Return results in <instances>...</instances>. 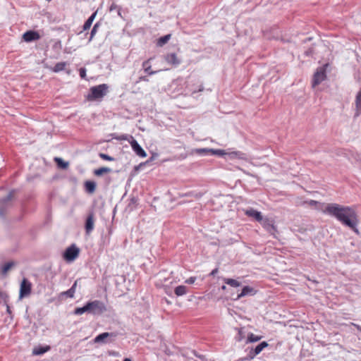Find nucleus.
<instances>
[{
	"label": "nucleus",
	"instance_id": "1",
	"mask_svg": "<svg viewBox=\"0 0 361 361\" xmlns=\"http://www.w3.org/2000/svg\"><path fill=\"white\" fill-rule=\"evenodd\" d=\"M322 212L336 218L342 224L353 231L357 232L356 228L358 224L357 215L353 208L336 203H329L325 206V209H322Z\"/></svg>",
	"mask_w": 361,
	"mask_h": 361
},
{
	"label": "nucleus",
	"instance_id": "2",
	"mask_svg": "<svg viewBox=\"0 0 361 361\" xmlns=\"http://www.w3.org/2000/svg\"><path fill=\"white\" fill-rule=\"evenodd\" d=\"M106 307L105 304L98 300L87 302L83 307H76L74 310V314L76 315H81L83 313L92 314L94 315H101L106 312Z\"/></svg>",
	"mask_w": 361,
	"mask_h": 361
},
{
	"label": "nucleus",
	"instance_id": "3",
	"mask_svg": "<svg viewBox=\"0 0 361 361\" xmlns=\"http://www.w3.org/2000/svg\"><path fill=\"white\" fill-rule=\"evenodd\" d=\"M109 86L106 84H101L90 88L87 96L88 101H96L102 99L108 92Z\"/></svg>",
	"mask_w": 361,
	"mask_h": 361
},
{
	"label": "nucleus",
	"instance_id": "4",
	"mask_svg": "<svg viewBox=\"0 0 361 361\" xmlns=\"http://www.w3.org/2000/svg\"><path fill=\"white\" fill-rule=\"evenodd\" d=\"M14 196V190H11L4 198L0 199V216L5 217L8 209L11 206V200Z\"/></svg>",
	"mask_w": 361,
	"mask_h": 361
},
{
	"label": "nucleus",
	"instance_id": "5",
	"mask_svg": "<svg viewBox=\"0 0 361 361\" xmlns=\"http://www.w3.org/2000/svg\"><path fill=\"white\" fill-rule=\"evenodd\" d=\"M325 65L324 66L319 67L317 68L315 73L313 75L312 82V87H315L318 85H319L322 81H324L326 78V66Z\"/></svg>",
	"mask_w": 361,
	"mask_h": 361
},
{
	"label": "nucleus",
	"instance_id": "6",
	"mask_svg": "<svg viewBox=\"0 0 361 361\" xmlns=\"http://www.w3.org/2000/svg\"><path fill=\"white\" fill-rule=\"evenodd\" d=\"M80 249L75 244H73L65 250L63 257L67 262H72L78 257Z\"/></svg>",
	"mask_w": 361,
	"mask_h": 361
},
{
	"label": "nucleus",
	"instance_id": "7",
	"mask_svg": "<svg viewBox=\"0 0 361 361\" xmlns=\"http://www.w3.org/2000/svg\"><path fill=\"white\" fill-rule=\"evenodd\" d=\"M32 283L27 279H23L20 287L19 298L22 299L31 293Z\"/></svg>",
	"mask_w": 361,
	"mask_h": 361
},
{
	"label": "nucleus",
	"instance_id": "8",
	"mask_svg": "<svg viewBox=\"0 0 361 361\" xmlns=\"http://www.w3.org/2000/svg\"><path fill=\"white\" fill-rule=\"evenodd\" d=\"M94 213L93 211H90L87 214V218L85 222V231L86 235H90L94 230Z\"/></svg>",
	"mask_w": 361,
	"mask_h": 361
},
{
	"label": "nucleus",
	"instance_id": "9",
	"mask_svg": "<svg viewBox=\"0 0 361 361\" xmlns=\"http://www.w3.org/2000/svg\"><path fill=\"white\" fill-rule=\"evenodd\" d=\"M128 141L130 142L132 149L137 156L142 158L147 157V153L145 152V151L142 149V147L140 145L137 140L134 139V137L132 135H130L129 140Z\"/></svg>",
	"mask_w": 361,
	"mask_h": 361
},
{
	"label": "nucleus",
	"instance_id": "10",
	"mask_svg": "<svg viewBox=\"0 0 361 361\" xmlns=\"http://www.w3.org/2000/svg\"><path fill=\"white\" fill-rule=\"evenodd\" d=\"M78 284V280H76L73 286L66 291L61 292L59 294L58 298L59 300H63L66 298H73L75 293L76 287Z\"/></svg>",
	"mask_w": 361,
	"mask_h": 361
},
{
	"label": "nucleus",
	"instance_id": "11",
	"mask_svg": "<svg viewBox=\"0 0 361 361\" xmlns=\"http://www.w3.org/2000/svg\"><path fill=\"white\" fill-rule=\"evenodd\" d=\"M268 346L266 341H262L258 344L255 348H252L247 355V359L252 360L258 354H259L265 348Z\"/></svg>",
	"mask_w": 361,
	"mask_h": 361
},
{
	"label": "nucleus",
	"instance_id": "12",
	"mask_svg": "<svg viewBox=\"0 0 361 361\" xmlns=\"http://www.w3.org/2000/svg\"><path fill=\"white\" fill-rule=\"evenodd\" d=\"M40 39V35L35 30H28L23 35V39L26 42L37 41Z\"/></svg>",
	"mask_w": 361,
	"mask_h": 361
},
{
	"label": "nucleus",
	"instance_id": "13",
	"mask_svg": "<svg viewBox=\"0 0 361 361\" xmlns=\"http://www.w3.org/2000/svg\"><path fill=\"white\" fill-rule=\"evenodd\" d=\"M118 335V333H117V332H104V333H102V334H99V335H97L94 338V343H106V339L108 337H117Z\"/></svg>",
	"mask_w": 361,
	"mask_h": 361
},
{
	"label": "nucleus",
	"instance_id": "14",
	"mask_svg": "<svg viewBox=\"0 0 361 361\" xmlns=\"http://www.w3.org/2000/svg\"><path fill=\"white\" fill-rule=\"evenodd\" d=\"M164 59L168 63L173 66H178L181 63V60L177 56L176 54L175 53H170L166 54L164 56Z\"/></svg>",
	"mask_w": 361,
	"mask_h": 361
},
{
	"label": "nucleus",
	"instance_id": "15",
	"mask_svg": "<svg viewBox=\"0 0 361 361\" xmlns=\"http://www.w3.org/2000/svg\"><path fill=\"white\" fill-rule=\"evenodd\" d=\"M245 214L249 217L254 218L256 221L259 222L263 220V217L261 212L252 208L250 209H247L245 211Z\"/></svg>",
	"mask_w": 361,
	"mask_h": 361
},
{
	"label": "nucleus",
	"instance_id": "16",
	"mask_svg": "<svg viewBox=\"0 0 361 361\" xmlns=\"http://www.w3.org/2000/svg\"><path fill=\"white\" fill-rule=\"evenodd\" d=\"M255 293L256 290L253 288L246 286L243 288L241 293L238 295L237 299H240L246 295H254Z\"/></svg>",
	"mask_w": 361,
	"mask_h": 361
},
{
	"label": "nucleus",
	"instance_id": "17",
	"mask_svg": "<svg viewBox=\"0 0 361 361\" xmlns=\"http://www.w3.org/2000/svg\"><path fill=\"white\" fill-rule=\"evenodd\" d=\"M85 191L89 194H93L96 190L97 184L93 180H87L84 184Z\"/></svg>",
	"mask_w": 361,
	"mask_h": 361
},
{
	"label": "nucleus",
	"instance_id": "18",
	"mask_svg": "<svg viewBox=\"0 0 361 361\" xmlns=\"http://www.w3.org/2000/svg\"><path fill=\"white\" fill-rule=\"evenodd\" d=\"M355 108L356 112L355 114V116L357 117L361 114V90L357 92L355 97Z\"/></svg>",
	"mask_w": 361,
	"mask_h": 361
},
{
	"label": "nucleus",
	"instance_id": "19",
	"mask_svg": "<svg viewBox=\"0 0 361 361\" xmlns=\"http://www.w3.org/2000/svg\"><path fill=\"white\" fill-rule=\"evenodd\" d=\"M264 226L266 230L271 234H274V233L276 231V226H274L273 221L267 219L264 222Z\"/></svg>",
	"mask_w": 361,
	"mask_h": 361
},
{
	"label": "nucleus",
	"instance_id": "20",
	"mask_svg": "<svg viewBox=\"0 0 361 361\" xmlns=\"http://www.w3.org/2000/svg\"><path fill=\"white\" fill-rule=\"evenodd\" d=\"M96 15H97V12H94L89 18L85 22L83 26H82V30L84 31L85 30H87L90 28L92 24V22L94 21L95 17H96Z\"/></svg>",
	"mask_w": 361,
	"mask_h": 361
},
{
	"label": "nucleus",
	"instance_id": "21",
	"mask_svg": "<svg viewBox=\"0 0 361 361\" xmlns=\"http://www.w3.org/2000/svg\"><path fill=\"white\" fill-rule=\"evenodd\" d=\"M150 59H148L147 61H145L143 63H142V68L145 71V72L149 75H152L153 74H155L157 73V71H152L151 69V64H150V62H149Z\"/></svg>",
	"mask_w": 361,
	"mask_h": 361
},
{
	"label": "nucleus",
	"instance_id": "22",
	"mask_svg": "<svg viewBox=\"0 0 361 361\" xmlns=\"http://www.w3.org/2000/svg\"><path fill=\"white\" fill-rule=\"evenodd\" d=\"M54 161L59 169H66L68 167L69 163L63 161L60 157H54Z\"/></svg>",
	"mask_w": 361,
	"mask_h": 361
},
{
	"label": "nucleus",
	"instance_id": "23",
	"mask_svg": "<svg viewBox=\"0 0 361 361\" xmlns=\"http://www.w3.org/2000/svg\"><path fill=\"white\" fill-rule=\"evenodd\" d=\"M111 169L109 167H101L94 171V174L97 176H101L104 173H110Z\"/></svg>",
	"mask_w": 361,
	"mask_h": 361
},
{
	"label": "nucleus",
	"instance_id": "24",
	"mask_svg": "<svg viewBox=\"0 0 361 361\" xmlns=\"http://www.w3.org/2000/svg\"><path fill=\"white\" fill-rule=\"evenodd\" d=\"M174 293L177 296H182L187 293V287L185 286H178L175 290Z\"/></svg>",
	"mask_w": 361,
	"mask_h": 361
},
{
	"label": "nucleus",
	"instance_id": "25",
	"mask_svg": "<svg viewBox=\"0 0 361 361\" xmlns=\"http://www.w3.org/2000/svg\"><path fill=\"white\" fill-rule=\"evenodd\" d=\"M171 35L168 34V35H166L164 36L159 37L157 40V46H159V47L164 46L171 39Z\"/></svg>",
	"mask_w": 361,
	"mask_h": 361
},
{
	"label": "nucleus",
	"instance_id": "26",
	"mask_svg": "<svg viewBox=\"0 0 361 361\" xmlns=\"http://www.w3.org/2000/svg\"><path fill=\"white\" fill-rule=\"evenodd\" d=\"M110 136L112 139H115L116 140H129L130 135L127 134L117 135L116 133H111Z\"/></svg>",
	"mask_w": 361,
	"mask_h": 361
},
{
	"label": "nucleus",
	"instance_id": "27",
	"mask_svg": "<svg viewBox=\"0 0 361 361\" xmlns=\"http://www.w3.org/2000/svg\"><path fill=\"white\" fill-rule=\"evenodd\" d=\"M67 63L66 62H59L56 63L54 66V67L52 68V71L55 73H58L59 71H61L64 70L65 67L66 66Z\"/></svg>",
	"mask_w": 361,
	"mask_h": 361
},
{
	"label": "nucleus",
	"instance_id": "28",
	"mask_svg": "<svg viewBox=\"0 0 361 361\" xmlns=\"http://www.w3.org/2000/svg\"><path fill=\"white\" fill-rule=\"evenodd\" d=\"M224 281L226 284L232 287H238L240 286V283L233 279H224Z\"/></svg>",
	"mask_w": 361,
	"mask_h": 361
},
{
	"label": "nucleus",
	"instance_id": "29",
	"mask_svg": "<svg viewBox=\"0 0 361 361\" xmlns=\"http://www.w3.org/2000/svg\"><path fill=\"white\" fill-rule=\"evenodd\" d=\"M262 336H256L252 333H250L247 336V341L246 343H254L257 342L259 340H261Z\"/></svg>",
	"mask_w": 361,
	"mask_h": 361
},
{
	"label": "nucleus",
	"instance_id": "30",
	"mask_svg": "<svg viewBox=\"0 0 361 361\" xmlns=\"http://www.w3.org/2000/svg\"><path fill=\"white\" fill-rule=\"evenodd\" d=\"M13 266H14V262H6L1 268V274L3 275H6L7 271Z\"/></svg>",
	"mask_w": 361,
	"mask_h": 361
},
{
	"label": "nucleus",
	"instance_id": "31",
	"mask_svg": "<svg viewBox=\"0 0 361 361\" xmlns=\"http://www.w3.org/2000/svg\"><path fill=\"white\" fill-rule=\"evenodd\" d=\"M229 156L231 157V158H238V159H245L246 157H245V154L241 152H233L229 154Z\"/></svg>",
	"mask_w": 361,
	"mask_h": 361
},
{
	"label": "nucleus",
	"instance_id": "32",
	"mask_svg": "<svg viewBox=\"0 0 361 361\" xmlns=\"http://www.w3.org/2000/svg\"><path fill=\"white\" fill-rule=\"evenodd\" d=\"M99 26H100V23H98V22H97V23H96L94 25V26H93V27H92V30H91V32H90V39H89V42L92 41V39H93L94 36V35H96V33L97 32V30H98V29H99Z\"/></svg>",
	"mask_w": 361,
	"mask_h": 361
},
{
	"label": "nucleus",
	"instance_id": "33",
	"mask_svg": "<svg viewBox=\"0 0 361 361\" xmlns=\"http://www.w3.org/2000/svg\"><path fill=\"white\" fill-rule=\"evenodd\" d=\"M236 329L238 330V334L235 336V340L240 342L245 338L243 328H238Z\"/></svg>",
	"mask_w": 361,
	"mask_h": 361
},
{
	"label": "nucleus",
	"instance_id": "34",
	"mask_svg": "<svg viewBox=\"0 0 361 361\" xmlns=\"http://www.w3.org/2000/svg\"><path fill=\"white\" fill-rule=\"evenodd\" d=\"M209 151L211 155L223 156L226 154V152L223 149H210Z\"/></svg>",
	"mask_w": 361,
	"mask_h": 361
},
{
	"label": "nucleus",
	"instance_id": "35",
	"mask_svg": "<svg viewBox=\"0 0 361 361\" xmlns=\"http://www.w3.org/2000/svg\"><path fill=\"white\" fill-rule=\"evenodd\" d=\"M209 149H208V148H200V149H196L195 152L197 154H198L200 155H207V154H210Z\"/></svg>",
	"mask_w": 361,
	"mask_h": 361
},
{
	"label": "nucleus",
	"instance_id": "36",
	"mask_svg": "<svg viewBox=\"0 0 361 361\" xmlns=\"http://www.w3.org/2000/svg\"><path fill=\"white\" fill-rule=\"evenodd\" d=\"M49 349V347H47L46 348H42V347H40L37 349H34L33 350V354L34 355H42V354H44L45 352H47V350Z\"/></svg>",
	"mask_w": 361,
	"mask_h": 361
},
{
	"label": "nucleus",
	"instance_id": "37",
	"mask_svg": "<svg viewBox=\"0 0 361 361\" xmlns=\"http://www.w3.org/2000/svg\"><path fill=\"white\" fill-rule=\"evenodd\" d=\"M121 7L119 6H118L117 4H116L115 3H112L109 7L110 11H117L118 14L119 16H121Z\"/></svg>",
	"mask_w": 361,
	"mask_h": 361
},
{
	"label": "nucleus",
	"instance_id": "38",
	"mask_svg": "<svg viewBox=\"0 0 361 361\" xmlns=\"http://www.w3.org/2000/svg\"><path fill=\"white\" fill-rule=\"evenodd\" d=\"M306 203H307L309 206H310V207H316V206H317V205H319V206H321V207H323V206L324 205V204H323V203H320V202H317V201H316V200H309V201L306 202Z\"/></svg>",
	"mask_w": 361,
	"mask_h": 361
},
{
	"label": "nucleus",
	"instance_id": "39",
	"mask_svg": "<svg viewBox=\"0 0 361 361\" xmlns=\"http://www.w3.org/2000/svg\"><path fill=\"white\" fill-rule=\"evenodd\" d=\"M99 157L103 160L106 161H114V158L104 153H99Z\"/></svg>",
	"mask_w": 361,
	"mask_h": 361
},
{
	"label": "nucleus",
	"instance_id": "40",
	"mask_svg": "<svg viewBox=\"0 0 361 361\" xmlns=\"http://www.w3.org/2000/svg\"><path fill=\"white\" fill-rule=\"evenodd\" d=\"M136 202H137V200L135 197H133L130 199V203L128 205L130 210L133 209L135 207Z\"/></svg>",
	"mask_w": 361,
	"mask_h": 361
},
{
	"label": "nucleus",
	"instance_id": "41",
	"mask_svg": "<svg viewBox=\"0 0 361 361\" xmlns=\"http://www.w3.org/2000/svg\"><path fill=\"white\" fill-rule=\"evenodd\" d=\"M79 74L81 78L85 79L86 78V69L85 68H80L79 70Z\"/></svg>",
	"mask_w": 361,
	"mask_h": 361
},
{
	"label": "nucleus",
	"instance_id": "42",
	"mask_svg": "<svg viewBox=\"0 0 361 361\" xmlns=\"http://www.w3.org/2000/svg\"><path fill=\"white\" fill-rule=\"evenodd\" d=\"M193 354L195 355V357H197V358H199L201 361H207L206 360V357L204 355H200L198 354L197 352L194 351L193 352Z\"/></svg>",
	"mask_w": 361,
	"mask_h": 361
},
{
	"label": "nucleus",
	"instance_id": "43",
	"mask_svg": "<svg viewBox=\"0 0 361 361\" xmlns=\"http://www.w3.org/2000/svg\"><path fill=\"white\" fill-rule=\"evenodd\" d=\"M195 281H196V277L191 276L185 281V283L188 284H192L195 283Z\"/></svg>",
	"mask_w": 361,
	"mask_h": 361
},
{
	"label": "nucleus",
	"instance_id": "44",
	"mask_svg": "<svg viewBox=\"0 0 361 361\" xmlns=\"http://www.w3.org/2000/svg\"><path fill=\"white\" fill-rule=\"evenodd\" d=\"M313 53H314V49H313V48H312V47L309 48L307 50H306V51H305V54L306 56H312Z\"/></svg>",
	"mask_w": 361,
	"mask_h": 361
},
{
	"label": "nucleus",
	"instance_id": "45",
	"mask_svg": "<svg viewBox=\"0 0 361 361\" xmlns=\"http://www.w3.org/2000/svg\"><path fill=\"white\" fill-rule=\"evenodd\" d=\"M141 81L148 82L149 79H148L147 76H140L138 78V80L137 81V82H141Z\"/></svg>",
	"mask_w": 361,
	"mask_h": 361
},
{
	"label": "nucleus",
	"instance_id": "46",
	"mask_svg": "<svg viewBox=\"0 0 361 361\" xmlns=\"http://www.w3.org/2000/svg\"><path fill=\"white\" fill-rule=\"evenodd\" d=\"M0 298L6 301V299L8 298V295L6 293L0 290Z\"/></svg>",
	"mask_w": 361,
	"mask_h": 361
},
{
	"label": "nucleus",
	"instance_id": "47",
	"mask_svg": "<svg viewBox=\"0 0 361 361\" xmlns=\"http://www.w3.org/2000/svg\"><path fill=\"white\" fill-rule=\"evenodd\" d=\"M116 337H108L106 339V343H111L115 341Z\"/></svg>",
	"mask_w": 361,
	"mask_h": 361
},
{
	"label": "nucleus",
	"instance_id": "48",
	"mask_svg": "<svg viewBox=\"0 0 361 361\" xmlns=\"http://www.w3.org/2000/svg\"><path fill=\"white\" fill-rule=\"evenodd\" d=\"M218 273V269L216 268L214 269H213L211 273L209 274L210 276H215L216 274Z\"/></svg>",
	"mask_w": 361,
	"mask_h": 361
},
{
	"label": "nucleus",
	"instance_id": "49",
	"mask_svg": "<svg viewBox=\"0 0 361 361\" xmlns=\"http://www.w3.org/2000/svg\"><path fill=\"white\" fill-rule=\"evenodd\" d=\"M6 312L9 314H11V310L10 306L7 304L6 305Z\"/></svg>",
	"mask_w": 361,
	"mask_h": 361
},
{
	"label": "nucleus",
	"instance_id": "50",
	"mask_svg": "<svg viewBox=\"0 0 361 361\" xmlns=\"http://www.w3.org/2000/svg\"><path fill=\"white\" fill-rule=\"evenodd\" d=\"M204 90V87L201 85L200 89L198 90L199 92H201Z\"/></svg>",
	"mask_w": 361,
	"mask_h": 361
},
{
	"label": "nucleus",
	"instance_id": "51",
	"mask_svg": "<svg viewBox=\"0 0 361 361\" xmlns=\"http://www.w3.org/2000/svg\"><path fill=\"white\" fill-rule=\"evenodd\" d=\"M123 361H132L130 358H125Z\"/></svg>",
	"mask_w": 361,
	"mask_h": 361
},
{
	"label": "nucleus",
	"instance_id": "52",
	"mask_svg": "<svg viewBox=\"0 0 361 361\" xmlns=\"http://www.w3.org/2000/svg\"><path fill=\"white\" fill-rule=\"evenodd\" d=\"M221 289H222V290H226V286H224H224H221Z\"/></svg>",
	"mask_w": 361,
	"mask_h": 361
},
{
	"label": "nucleus",
	"instance_id": "53",
	"mask_svg": "<svg viewBox=\"0 0 361 361\" xmlns=\"http://www.w3.org/2000/svg\"><path fill=\"white\" fill-rule=\"evenodd\" d=\"M109 355H116V353H114V352L109 353Z\"/></svg>",
	"mask_w": 361,
	"mask_h": 361
}]
</instances>
